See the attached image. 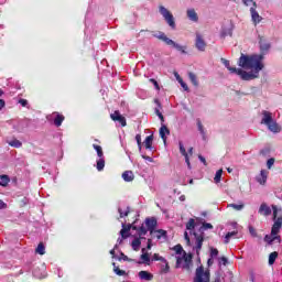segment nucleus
<instances>
[{"mask_svg": "<svg viewBox=\"0 0 282 282\" xmlns=\"http://www.w3.org/2000/svg\"><path fill=\"white\" fill-rule=\"evenodd\" d=\"M151 241H152L151 239H148V247H147L148 250H151Z\"/></svg>", "mask_w": 282, "mask_h": 282, "instance_id": "nucleus-64", "label": "nucleus"}, {"mask_svg": "<svg viewBox=\"0 0 282 282\" xmlns=\"http://www.w3.org/2000/svg\"><path fill=\"white\" fill-rule=\"evenodd\" d=\"M180 85L183 87V89L185 91H188V85H186V83H184V80L182 83H180Z\"/></svg>", "mask_w": 282, "mask_h": 282, "instance_id": "nucleus-55", "label": "nucleus"}, {"mask_svg": "<svg viewBox=\"0 0 282 282\" xmlns=\"http://www.w3.org/2000/svg\"><path fill=\"white\" fill-rule=\"evenodd\" d=\"M187 17H188L189 21H194V22H197L199 19L197 17V12H195V9L187 10Z\"/></svg>", "mask_w": 282, "mask_h": 282, "instance_id": "nucleus-23", "label": "nucleus"}, {"mask_svg": "<svg viewBox=\"0 0 282 282\" xmlns=\"http://www.w3.org/2000/svg\"><path fill=\"white\" fill-rule=\"evenodd\" d=\"M220 61L231 74H237L242 80H254V78H259V73L263 69V54L251 56L243 53L241 54L238 62L239 67H242L243 69H253L252 72L231 67L230 61L226 58H221Z\"/></svg>", "mask_w": 282, "mask_h": 282, "instance_id": "nucleus-1", "label": "nucleus"}, {"mask_svg": "<svg viewBox=\"0 0 282 282\" xmlns=\"http://www.w3.org/2000/svg\"><path fill=\"white\" fill-rule=\"evenodd\" d=\"M243 204H239V205H237V204H229L228 205V208H234V210H243Z\"/></svg>", "mask_w": 282, "mask_h": 282, "instance_id": "nucleus-39", "label": "nucleus"}, {"mask_svg": "<svg viewBox=\"0 0 282 282\" xmlns=\"http://www.w3.org/2000/svg\"><path fill=\"white\" fill-rule=\"evenodd\" d=\"M155 105H158L159 109H162V104H160V99H154Z\"/></svg>", "mask_w": 282, "mask_h": 282, "instance_id": "nucleus-59", "label": "nucleus"}, {"mask_svg": "<svg viewBox=\"0 0 282 282\" xmlns=\"http://www.w3.org/2000/svg\"><path fill=\"white\" fill-rule=\"evenodd\" d=\"M9 144L10 147H14L15 149H21V147H23V143H21V141L17 139L10 141Z\"/></svg>", "mask_w": 282, "mask_h": 282, "instance_id": "nucleus-32", "label": "nucleus"}, {"mask_svg": "<svg viewBox=\"0 0 282 282\" xmlns=\"http://www.w3.org/2000/svg\"><path fill=\"white\" fill-rule=\"evenodd\" d=\"M134 175L132 171H126L122 173V178L124 180V182H133L134 180Z\"/></svg>", "mask_w": 282, "mask_h": 282, "instance_id": "nucleus-22", "label": "nucleus"}, {"mask_svg": "<svg viewBox=\"0 0 282 282\" xmlns=\"http://www.w3.org/2000/svg\"><path fill=\"white\" fill-rule=\"evenodd\" d=\"M188 78L191 83L194 85V87H199V82L197 80V75L194 73H188Z\"/></svg>", "mask_w": 282, "mask_h": 282, "instance_id": "nucleus-27", "label": "nucleus"}, {"mask_svg": "<svg viewBox=\"0 0 282 282\" xmlns=\"http://www.w3.org/2000/svg\"><path fill=\"white\" fill-rule=\"evenodd\" d=\"M223 173H224V170H218V171L216 172V175H215V177H214V181H215L216 184H219V182H221V175H223Z\"/></svg>", "mask_w": 282, "mask_h": 282, "instance_id": "nucleus-34", "label": "nucleus"}, {"mask_svg": "<svg viewBox=\"0 0 282 282\" xmlns=\"http://www.w3.org/2000/svg\"><path fill=\"white\" fill-rule=\"evenodd\" d=\"M93 147H94V149L97 151L98 158H102V155H104L102 147L96 145V144H94Z\"/></svg>", "mask_w": 282, "mask_h": 282, "instance_id": "nucleus-41", "label": "nucleus"}, {"mask_svg": "<svg viewBox=\"0 0 282 282\" xmlns=\"http://www.w3.org/2000/svg\"><path fill=\"white\" fill-rule=\"evenodd\" d=\"M257 2H253V7L250 9L251 12V19L253 23L257 25V23H261L262 19L261 15H259V12H257Z\"/></svg>", "mask_w": 282, "mask_h": 282, "instance_id": "nucleus-11", "label": "nucleus"}, {"mask_svg": "<svg viewBox=\"0 0 282 282\" xmlns=\"http://www.w3.org/2000/svg\"><path fill=\"white\" fill-rule=\"evenodd\" d=\"M110 118L113 120V122H120L121 127H127V119L120 115V111H115L110 115Z\"/></svg>", "mask_w": 282, "mask_h": 282, "instance_id": "nucleus-9", "label": "nucleus"}, {"mask_svg": "<svg viewBox=\"0 0 282 282\" xmlns=\"http://www.w3.org/2000/svg\"><path fill=\"white\" fill-rule=\"evenodd\" d=\"M220 261L223 265H226V263H228V259L226 257L220 258Z\"/></svg>", "mask_w": 282, "mask_h": 282, "instance_id": "nucleus-58", "label": "nucleus"}, {"mask_svg": "<svg viewBox=\"0 0 282 282\" xmlns=\"http://www.w3.org/2000/svg\"><path fill=\"white\" fill-rule=\"evenodd\" d=\"M155 115L158 116V118H160V116H162V113L160 112V108H155Z\"/></svg>", "mask_w": 282, "mask_h": 282, "instance_id": "nucleus-61", "label": "nucleus"}, {"mask_svg": "<svg viewBox=\"0 0 282 282\" xmlns=\"http://www.w3.org/2000/svg\"><path fill=\"white\" fill-rule=\"evenodd\" d=\"M256 182H259L261 186H265L268 182V171L261 170L260 174L256 176Z\"/></svg>", "mask_w": 282, "mask_h": 282, "instance_id": "nucleus-13", "label": "nucleus"}, {"mask_svg": "<svg viewBox=\"0 0 282 282\" xmlns=\"http://www.w3.org/2000/svg\"><path fill=\"white\" fill-rule=\"evenodd\" d=\"M139 278L142 281H153V274L149 273V271H140Z\"/></svg>", "mask_w": 282, "mask_h": 282, "instance_id": "nucleus-18", "label": "nucleus"}, {"mask_svg": "<svg viewBox=\"0 0 282 282\" xmlns=\"http://www.w3.org/2000/svg\"><path fill=\"white\" fill-rule=\"evenodd\" d=\"M276 257H279V253L276 251L270 253L269 265H274V261H276Z\"/></svg>", "mask_w": 282, "mask_h": 282, "instance_id": "nucleus-31", "label": "nucleus"}, {"mask_svg": "<svg viewBox=\"0 0 282 282\" xmlns=\"http://www.w3.org/2000/svg\"><path fill=\"white\" fill-rule=\"evenodd\" d=\"M153 261H162V263H166V259H164L162 256L158 253L153 254Z\"/></svg>", "mask_w": 282, "mask_h": 282, "instance_id": "nucleus-42", "label": "nucleus"}, {"mask_svg": "<svg viewBox=\"0 0 282 282\" xmlns=\"http://www.w3.org/2000/svg\"><path fill=\"white\" fill-rule=\"evenodd\" d=\"M174 250H175L176 254H182V252L184 254V252H185L184 249L182 248V246H180V245L175 246Z\"/></svg>", "mask_w": 282, "mask_h": 282, "instance_id": "nucleus-44", "label": "nucleus"}, {"mask_svg": "<svg viewBox=\"0 0 282 282\" xmlns=\"http://www.w3.org/2000/svg\"><path fill=\"white\" fill-rule=\"evenodd\" d=\"M165 265H162L161 267V272L163 274H169L170 270H171V267H169V262L165 260V262H163Z\"/></svg>", "mask_w": 282, "mask_h": 282, "instance_id": "nucleus-36", "label": "nucleus"}, {"mask_svg": "<svg viewBox=\"0 0 282 282\" xmlns=\"http://www.w3.org/2000/svg\"><path fill=\"white\" fill-rule=\"evenodd\" d=\"M279 239H280L279 236H276V235L272 236V234H271V236L264 237V241H267V243H272V241H276V240L280 241Z\"/></svg>", "mask_w": 282, "mask_h": 282, "instance_id": "nucleus-30", "label": "nucleus"}, {"mask_svg": "<svg viewBox=\"0 0 282 282\" xmlns=\"http://www.w3.org/2000/svg\"><path fill=\"white\" fill-rule=\"evenodd\" d=\"M102 169H105V158H99V160L97 161V170L98 171H102Z\"/></svg>", "mask_w": 282, "mask_h": 282, "instance_id": "nucleus-35", "label": "nucleus"}, {"mask_svg": "<svg viewBox=\"0 0 282 282\" xmlns=\"http://www.w3.org/2000/svg\"><path fill=\"white\" fill-rule=\"evenodd\" d=\"M204 230H213V225L210 223H203V226L199 228L198 232H194L195 243H196V252L199 254V250H202V246L204 243Z\"/></svg>", "mask_w": 282, "mask_h": 282, "instance_id": "nucleus-4", "label": "nucleus"}, {"mask_svg": "<svg viewBox=\"0 0 282 282\" xmlns=\"http://www.w3.org/2000/svg\"><path fill=\"white\" fill-rule=\"evenodd\" d=\"M150 83H153L155 89L160 90V84H158V80L151 78V79H150Z\"/></svg>", "mask_w": 282, "mask_h": 282, "instance_id": "nucleus-51", "label": "nucleus"}, {"mask_svg": "<svg viewBox=\"0 0 282 282\" xmlns=\"http://www.w3.org/2000/svg\"><path fill=\"white\" fill-rule=\"evenodd\" d=\"M191 265H193V256L186 254V252H184L183 257H178L176 260V268H183V270H191Z\"/></svg>", "mask_w": 282, "mask_h": 282, "instance_id": "nucleus-6", "label": "nucleus"}, {"mask_svg": "<svg viewBox=\"0 0 282 282\" xmlns=\"http://www.w3.org/2000/svg\"><path fill=\"white\" fill-rule=\"evenodd\" d=\"M178 147H180L181 153L185 156V162H186L188 169H191V160L188 159V153L186 152V148H184V143H182V141H180Z\"/></svg>", "mask_w": 282, "mask_h": 282, "instance_id": "nucleus-15", "label": "nucleus"}, {"mask_svg": "<svg viewBox=\"0 0 282 282\" xmlns=\"http://www.w3.org/2000/svg\"><path fill=\"white\" fill-rule=\"evenodd\" d=\"M152 238L162 239V237H166V230L159 229L154 230L153 234H150Z\"/></svg>", "mask_w": 282, "mask_h": 282, "instance_id": "nucleus-21", "label": "nucleus"}, {"mask_svg": "<svg viewBox=\"0 0 282 282\" xmlns=\"http://www.w3.org/2000/svg\"><path fill=\"white\" fill-rule=\"evenodd\" d=\"M159 118H160L162 124H164V115H159Z\"/></svg>", "mask_w": 282, "mask_h": 282, "instance_id": "nucleus-63", "label": "nucleus"}, {"mask_svg": "<svg viewBox=\"0 0 282 282\" xmlns=\"http://www.w3.org/2000/svg\"><path fill=\"white\" fill-rule=\"evenodd\" d=\"M159 12L162 14L164 21H166L167 25L172 28V30H175V18L173 17V13L169 11L164 6L159 7Z\"/></svg>", "mask_w": 282, "mask_h": 282, "instance_id": "nucleus-7", "label": "nucleus"}, {"mask_svg": "<svg viewBox=\"0 0 282 282\" xmlns=\"http://www.w3.org/2000/svg\"><path fill=\"white\" fill-rule=\"evenodd\" d=\"M197 127H198V131L202 133V135H204V126L202 124L200 120L197 121Z\"/></svg>", "mask_w": 282, "mask_h": 282, "instance_id": "nucleus-46", "label": "nucleus"}, {"mask_svg": "<svg viewBox=\"0 0 282 282\" xmlns=\"http://www.w3.org/2000/svg\"><path fill=\"white\" fill-rule=\"evenodd\" d=\"M195 229V219L191 218L186 224V230H194Z\"/></svg>", "mask_w": 282, "mask_h": 282, "instance_id": "nucleus-38", "label": "nucleus"}, {"mask_svg": "<svg viewBox=\"0 0 282 282\" xmlns=\"http://www.w3.org/2000/svg\"><path fill=\"white\" fill-rule=\"evenodd\" d=\"M3 107H6V100L0 99V111L3 109Z\"/></svg>", "mask_w": 282, "mask_h": 282, "instance_id": "nucleus-57", "label": "nucleus"}, {"mask_svg": "<svg viewBox=\"0 0 282 282\" xmlns=\"http://www.w3.org/2000/svg\"><path fill=\"white\" fill-rule=\"evenodd\" d=\"M140 246H142V241H140V238H135L132 241V248L133 250H135V252H138V250H140Z\"/></svg>", "mask_w": 282, "mask_h": 282, "instance_id": "nucleus-29", "label": "nucleus"}, {"mask_svg": "<svg viewBox=\"0 0 282 282\" xmlns=\"http://www.w3.org/2000/svg\"><path fill=\"white\" fill-rule=\"evenodd\" d=\"M147 232H148V230L144 226H142L138 229V235H139L140 239H144V235H147Z\"/></svg>", "mask_w": 282, "mask_h": 282, "instance_id": "nucleus-37", "label": "nucleus"}, {"mask_svg": "<svg viewBox=\"0 0 282 282\" xmlns=\"http://www.w3.org/2000/svg\"><path fill=\"white\" fill-rule=\"evenodd\" d=\"M145 149H151L153 147V134L148 135L143 142Z\"/></svg>", "mask_w": 282, "mask_h": 282, "instance_id": "nucleus-26", "label": "nucleus"}, {"mask_svg": "<svg viewBox=\"0 0 282 282\" xmlns=\"http://www.w3.org/2000/svg\"><path fill=\"white\" fill-rule=\"evenodd\" d=\"M160 135L163 140V142L166 143V135H171V130L165 124H162L160 128Z\"/></svg>", "mask_w": 282, "mask_h": 282, "instance_id": "nucleus-16", "label": "nucleus"}, {"mask_svg": "<svg viewBox=\"0 0 282 282\" xmlns=\"http://www.w3.org/2000/svg\"><path fill=\"white\" fill-rule=\"evenodd\" d=\"M141 259H142V262H139V263H147V265H149V262L151 261V258H149V253H147L145 248L142 249Z\"/></svg>", "mask_w": 282, "mask_h": 282, "instance_id": "nucleus-24", "label": "nucleus"}, {"mask_svg": "<svg viewBox=\"0 0 282 282\" xmlns=\"http://www.w3.org/2000/svg\"><path fill=\"white\" fill-rule=\"evenodd\" d=\"M236 235H237V231L228 232L225 237V243H228L230 239H232V237H235Z\"/></svg>", "mask_w": 282, "mask_h": 282, "instance_id": "nucleus-40", "label": "nucleus"}, {"mask_svg": "<svg viewBox=\"0 0 282 282\" xmlns=\"http://www.w3.org/2000/svg\"><path fill=\"white\" fill-rule=\"evenodd\" d=\"M197 50L199 52H205L206 51V41H204V36L202 34L196 33V43H195Z\"/></svg>", "mask_w": 282, "mask_h": 282, "instance_id": "nucleus-10", "label": "nucleus"}, {"mask_svg": "<svg viewBox=\"0 0 282 282\" xmlns=\"http://www.w3.org/2000/svg\"><path fill=\"white\" fill-rule=\"evenodd\" d=\"M272 209H273V227L271 229V235L272 237H274V235H279V230H281V226H282V216H279V210L281 213V209H279L276 207V205H272Z\"/></svg>", "mask_w": 282, "mask_h": 282, "instance_id": "nucleus-5", "label": "nucleus"}, {"mask_svg": "<svg viewBox=\"0 0 282 282\" xmlns=\"http://www.w3.org/2000/svg\"><path fill=\"white\" fill-rule=\"evenodd\" d=\"M219 254V250L212 248L210 250V257H217Z\"/></svg>", "mask_w": 282, "mask_h": 282, "instance_id": "nucleus-48", "label": "nucleus"}, {"mask_svg": "<svg viewBox=\"0 0 282 282\" xmlns=\"http://www.w3.org/2000/svg\"><path fill=\"white\" fill-rule=\"evenodd\" d=\"M151 34L155 37L159 39V41H163V43H165V45H170L172 47H174L175 50H177L178 52H182V54H186V46H182L177 43H175V41L169 39V36H166V34L164 32H151Z\"/></svg>", "mask_w": 282, "mask_h": 282, "instance_id": "nucleus-3", "label": "nucleus"}, {"mask_svg": "<svg viewBox=\"0 0 282 282\" xmlns=\"http://www.w3.org/2000/svg\"><path fill=\"white\" fill-rule=\"evenodd\" d=\"M259 213L260 215H264L265 217H268V215H272V209H270V207L265 203H262L259 208Z\"/></svg>", "mask_w": 282, "mask_h": 282, "instance_id": "nucleus-17", "label": "nucleus"}, {"mask_svg": "<svg viewBox=\"0 0 282 282\" xmlns=\"http://www.w3.org/2000/svg\"><path fill=\"white\" fill-rule=\"evenodd\" d=\"M135 140H137V144L139 145V148L141 149L142 147V137L140 134L135 135Z\"/></svg>", "mask_w": 282, "mask_h": 282, "instance_id": "nucleus-47", "label": "nucleus"}, {"mask_svg": "<svg viewBox=\"0 0 282 282\" xmlns=\"http://www.w3.org/2000/svg\"><path fill=\"white\" fill-rule=\"evenodd\" d=\"M131 228H132L131 224H129V225L122 224V229L120 230V235H121L122 239H127L129 237V235H127V232H129V230H131Z\"/></svg>", "mask_w": 282, "mask_h": 282, "instance_id": "nucleus-20", "label": "nucleus"}, {"mask_svg": "<svg viewBox=\"0 0 282 282\" xmlns=\"http://www.w3.org/2000/svg\"><path fill=\"white\" fill-rule=\"evenodd\" d=\"M19 102L21 106L28 107V99H20Z\"/></svg>", "mask_w": 282, "mask_h": 282, "instance_id": "nucleus-52", "label": "nucleus"}, {"mask_svg": "<svg viewBox=\"0 0 282 282\" xmlns=\"http://www.w3.org/2000/svg\"><path fill=\"white\" fill-rule=\"evenodd\" d=\"M121 258L123 259V261H129V257H127L124 253H121Z\"/></svg>", "mask_w": 282, "mask_h": 282, "instance_id": "nucleus-62", "label": "nucleus"}, {"mask_svg": "<svg viewBox=\"0 0 282 282\" xmlns=\"http://www.w3.org/2000/svg\"><path fill=\"white\" fill-rule=\"evenodd\" d=\"M194 282H210V271H205L204 267L197 268Z\"/></svg>", "mask_w": 282, "mask_h": 282, "instance_id": "nucleus-8", "label": "nucleus"}, {"mask_svg": "<svg viewBox=\"0 0 282 282\" xmlns=\"http://www.w3.org/2000/svg\"><path fill=\"white\" fill-rule=\"evenodd\" d=\"M118 213L120 214V217H128L129 216V207H127V210L123 213L122 208H118Z\"/></svg>", "mask_w": 282, "mask_h": 282, "instance_id": "nucleus-43", "label": "nucleus"}, {"mask_svg": "<svg viewBox=\"0 0 282 282\" xmlns=\"http://www.w3.org/2000/svg\"><path fill=\"white\" fill-rule=\"evenodd\" d=\"M35 252H37V254H45V245H43V242H40L37 248L35 249Z\"/></svg>", "mask_w": 282, "mask_h": 282, "instance_id": "nucleus-33", "label": "nucleus"}, {"mask_svg": "<svg viewBox=\"0 0 282 282\" xmlns=\"http://www.w3.org/2000/svg\"><path fill=\"white\" fill-rule=\"evenodd\" d=\"M116 250H118V245H116L115 248L110 250V254H112V257L116 254Z\"/></svg>", "mask_w": 282, "mask_h": 282, "instance_id": "nucleus-60", "label": "nucleus"}, {"mask_svg": "<svg viewBox=\"0 0 282 282\" xmlns=\"http://www.w3.org/2000/svg\"><path fill=\"white\" fill-rule=\"evenodd\" d=\"M198 159H199L200 162L204 163L205 166L208 165V163H206V158H204L203 155H198Z\"/></svg>", "mask_w": 282, "mask_h": 282, "instance_id": "nucleus-54", "label": "nucleus"}, {"mask_svg": "<svg viewBox=\"0 0 282 282\" xmlns=\"http://www.w3.org/2000/svg\"><path fill=\"white\" fill-rule=\"evenodd\" d=\"M145 226H147L148 230L150 231V234H153V231L155 230V228L158 226V220L155 218H147Z\"/></svg>", "mask_w": 282, "mask_h": 282, "instance_id": "nucleus-14", "label": "nucleus"}, {"mask_svg": "<svg viewBox=\"0 0 282 282\" xmlns=\"http://www.w3.org/2000/svg\"><path fill=\"white\" fill-rule=\"evenodd\" d=\"M267 166L268 169H272V166H274V158H271L267 161Z\"/></svg>", "mask_w": 282, "mask_h": 282, "instance_id": "nucleus-45", "label": "nucleus"}, {"mask_svg": "<svg viewBox=\"0 0 282 282\" xmlns=\"http://www.w3.org/2000/svg\"><path fill=\"white\" fill-rule=\"evenodd\" d=\"M8 184H10V176L3 174L0 175V186H8Z\"/></svg>", "mask_w": 282, "mask_h": 282, "instance_id": "nucleus-25", "label": "nucleus"}, {"mask_svg": "<svg viewBox=\"0 0 282 282\" xmlns=\"http://www.w3.org/2000/svg\"><path fill=\"white\" fill-rule=\"evenodd\" d=\"M261 124H265L272 133H281V126L276 123V120L272 117V112L268 110L262 111Z\"/></svg>", "mask_w": 282, "mask_h": 282, "instance_id": "nucleus-2", "label": "nucleus"}, {"mask_svg": "<svg viewBox=\"0 0 282 282\" xmlns=\"http://www.w3.org/2000/svg\"><path fill=\"white\" fill-rule=\"evenodd\" d=\"M7 204L3 203V200H0V210H3V208H7Z\"/></svg>", "mask_w": 282, "mask_h": 282, "instance_id": "nucleus-56", "label": "nucleus"}, {"mask_svg": "<svg viewBox=\"0 0 282 282\" xmlns=\"http://www.w3.org/2000/svg\"><path fill=\"white\" fill-rule=\"evenodd\" d=\"M112 265H113V272L118 276H124V274H127V272L124 270H120V268L116 265V262H113Z\"/></svg>", "mask_w": 282, "mask_h": 282, "instance_id": "nucleus-28", "label": "nucleus"}, {"mask_svg": "<svg viewBox=\"0 0 282 282\" xmlns=\"http://www.w3.org/2000/svg\"><path fill=\"white\" fill-rule=\"evenodd\" d=\"M51 118L54 120L55 127H61V124H63V121L65 120V116L58 112H53L51 115Z\"/></svg>", "mask_w": 282, "mask_h": 282, "instance_id": "nucleus-12", "label": "nucleus"}, {"mask_svg": "<svg viewBox=\"0 0 282 282\" xmlns=\"http://www.w3.org/2000/svg\"><path fill=\"white\" fill-rule=\"evenodd\" d=\"M184 238H185V241H186L187 246H191V237H188L187 231L184 232Z\"/></svg>", "mask_w": 282, "mask_h": 282, "instance_id": "nucleus-49", "label": "nucleus"}, {"mask_svg": "<svg viewBox=\"0 0 282 282\" xmlns=\"http://www.w3.org/2000/svg\"><path fill=\"white\" fill-rule=\"evenodd\" d=\"M260 50L262 52H268L270 50V43L263 39V36H259Z\"/></svg>", "mask_w": 282, "mask_h": 282, "instance_id": "nucleus-19", "label": "nucleus"}, {"mask_svg": "<svg viewBox=\"0 0 282 282\" xmlns=\"http://www.w3.org/2000/svg\"><path fill=\"white\" fill-rule=\"evenodd\" d=\"M174 76L177 80V83H182L184 79H182V77L180 76V74H177V72L174 73Z\"/></svg>", "mask_w": 282, "mask_h": 282, "instance_id": "nucleus-53", "label": "nucleus"}, {"mask_svg": "<svg viewBox=\"0 0 282 282\" xmlns=\"http://www.w3.org/2000/svg\"><path fill=\"white\" fill-rule=\"evenodd\" d=\"M249 232L251 237H257V229H254L253 227H249Z\"/></svg>", "mask_w": 282, "mask_h": 282, "instance_id": "nucleus-50", "label": "nucleus"}]
</instances>
